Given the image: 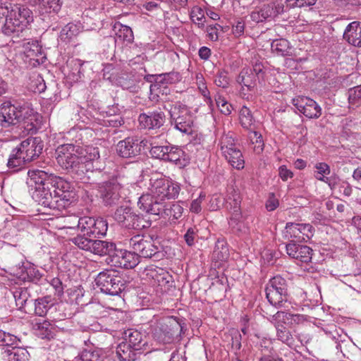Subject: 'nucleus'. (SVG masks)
Returning <instances> with one entry per match:
<instances>
[{"label":"nucleus","mask_w":361,"mask_h":361,"mask_svg":"<svg viewBox=\"0 0 361 361\" xmlns=\"http://www.w3.org/2000/svg\"><path fill=\"white\" fill-rule=\"evenodd\" d=\"M40 115L30 104H13L6 101L0 106V141L8 142L37 131Z\"/></svg>","instance_id":"nucleus-1"},{"label":"nucleus","mask_w":361,"mask_h":361,"mask_svg":"<svg viewBox=\"0 0 361 361\" xmlns=\"http://www.w3.org/2000/svg\"><path fill=\"white\" fill-rule=\"evenodd\" d=\"M147 189L148 193L141 195L137 201L139 209L146 213L156 203L164 204L166 200L178 198L181 188L180 183L171 178L153 176L149 179Z\"/></svg>","instance_id":"nucleus-2"},{"label":"nucleus","mask_w":361,"mask_h":361,"mask_svg":"<svg viewBox=\"0 0 361 361\" xmlns=\"http://www.w3.org/2000/svg\"><path fill=\"white\" fill-rule=\"evenodd\" d=\"M32 20V11L27 8L3 6L0 1V32L4 35L18 37Z\"/></svg>","instance_id":"nucleus-3"},{"label":"nucleus","mask_w":361,"mask_h":361,"mask_svg":"<svg viewBox=\"0 0 361 361\" xmlns=\"http://www.w3.org/2000/svg\"><path fill=\"white\" fill-rule=\"evenodd\" d=\"M27 184L34 189L32 198L39 204L54 211H60L54 192H51V183L48 173L39 169H30L27 172Z\"/></svg>","instance_id":"nucleus-4"},{"label":"nucleus","mask_w":361,"mask_h":361,"mask_svg":"<svg viewBox=\"0 0 361 361\" xmlns=\"http://www.w3.org/2000/svg\"><path fill=\"white\" fill-rule=\"evenodd\" d=\"M80 146L73 144H63L57 147L55 157L58 164L77 180L85 183L86 173L89 172L90 165L82 164L80 159Z\"/></svg>","instance_id":"nucleus-5"},{"label":"nucleus","mask_w":361,"mask_h":361,"mask_svg":"<svg viewBox=\"0 0 361 361\" xmlns=\"http://www.w3.org/2000/svg\"><path fill=\"white\" fill-rule=\"evenodd\" d=\"M42 149L43 145L39 138H27L12 150L8 159L7 166L11 169L22 167L25 163L38 157Z\"/></svg>","instance_id":"nucleus-6"},{"label":"nucleus","mask_w":361,"mask_h":361,"mask_svg":"<svg viewBox=\"0 0 361 361\" xmlns=\"http://www.w3.org/2000/svg\"><path fill=\"white\" fill-rule=\"evenodd\" d=\"M240 202L239 192L233 188H229L225 197V207L231 214L229 226L233 232L246 233L248 227L241 214Z\"/></svg>","instance_id":"nucleus-7"},{"label":"nucleus","mask_w":361,"mask_h":361,"mask_svg":"<svg viewBox=\"0 0 361 361\" xmlns=\"http://www.w3.org/2000/svg\"><path fill=\"white\" fill-rule=\"evenodd\" d=\"M51 187L54 188V197L59 204L60 211L74 202L77 200V192L75 186L63 178L48 173Z\"/></svg>","instance_id":"nucleus-8"},{"label":"nucleus","mask_w":361,"mask_h":361,"mask_svg":"<svg viewBox=\"0 0 361 361\" xmlns=\"http://www.w3.org/2000/svg\"><path fill=\"white\" fill-rule=\"evenodd\" d=\"M182 330L180 323L173 317H166L151 325L152 337L161 343H171Z\"/></svg>","instance_id":"nucleus-9"},{"label":"nucleus","mask_w":361,"mask_h":361,"mask_svg":"<svg viewBox=\"0 0 361 361\" xmlns=\"http://www.w3.org/2000/svg\"><path fill=\"white\" fill-rule=\"evenodd\" d=\"M145 279L154 288L157 295H162L173 286L172 276L163 268L150 265L143 273Z\"/></svg>","instance_id":"nucleus-10"},{"label":"nucleus","mask_w":361,"mask_h":361,"mask_svg":"<svg viewBox=\"0 0 361 361\" xmlns=\"http://www.w3.org/2000/svg\"><path fill=\"white\" fill-rule=\"evenodd\" d=\"M99 193L106 205L116 204L120 198H125L128 195L125 180L121 178H112L99 186Z\"/></svg>","instance_id":"nucleus-11"},{"label":"nucleus","mask_w":361,"mask_h":361,"mask_svg":"<svg viewBox=\"0 0 361 361\" xmlns=\"http://www.w3.org/2000/svg\"><path fill=\"white\" fill-rule=\"evenodd\" d=\"M114 219L123 227L128 229L142 230L149 228L152 221L137 214L130 207H119L114 214Z\"/></svg>","instance_id":"nucleus-12"},{"label":"nucleus","mask_w":361,"mask_h":361,"mask_svg":"<svg viewBox=\"0 0 361 361\" xmlns=\"http://www.w3.org/2000/svg\"><path fill=\"white\" fill-rule=\"evenodd\" d=\"M266 297L269 302L277 307H285L287 302V283L280 276L272 278L266 287Z\"/></svg>","instance_id":"nucleus-13"},{"label":"nucleus","mask_w":361,"mask_h":361,"mask_svg":"<svg viewBox=\"0 0 361 361\" xmlns=\"http://www.w3.org/2000/svg\"><path fill=\"white\" fill-rule=\"evenodd\" d=\"M95 283L102 292L111 295H117L124 289L122 278L115 270L100 272L95 279Z\"/></svg>","instance_id":"nucleus-14"},{"label":"nucleus","mask_w":361,"mask_h":361,"mask_svg":"<svg viewBox=\"0 0 361 361\" xmlns=\"http://www.w3.org/2000/svg\"><path fill=\"white\" fill-rule=\"evenodd\" d=\"M171 123L174 128L180 132L189 134L192 132L193 121L189 110L185 105L180 102L170 104L169 109Z\"/></svg>","instance_id":"nucleus-15"},{"label":"nucleus","mask_w":361,"mask_h":361,"mask_svg":"<svg viewBox=\"0 0 361 361\" xmlns=\"http://www.w3.org/2000/svg\"><path fill=\"white\" fill-rule=\"evenodd\" d=\"M111 250L107 251L106 255L109 256V263L111 266L124 269H133L140 262L138 256L134 252L126 250L117 249L112 243Z\"/></svg>","instance_id":"nucleus-16"},{"label":"nucleus","mask_w":361,"mask_h":361,"mask_svg":"<svg viewBox=\"0 0 361 361\" xmlns=\"http://www.w3.org/2000/svg\"><path fill=\"white\" fill-rule=\"evenodd\" d=\"M77 225L80 232L90 238L104 235L108 229V224L102 218L82 216L79 218Z\"/></svg>","instance_id":"nucleus-17"},{"label":"nucleus","mask_w":361,"mask_h":361,"mask_svg":"<svg viewBox=\"0 0 361 361\" xmlns=\"http://www.w3.org/2000/svg\"><path fill=\"white\" fill-rule=\"evenodd\" d=\"M72 242L80 249L90 252L99 256L106 255L107 251L111 250L112 242L101 240H93L85 237L84 234L78 235L72 239Z\"/></svg>","instance_id":"nucleus-18"},{"label":"nucleus","mask_w":361,"mask_h":361,"mask_svg":"<svg viewBox=\"0 0 361 361\" xmlns=\"http://www.w3.org/2000/svg\"><path fill=\"white\" fill-rule=\"evenodd\" d=\"M129 246L134 253L140 257L151 258L158 252V247L152 238L137 235L129 240Z\"/></svg>","instance_id":"nucleus-19"},{"label":"nucleus","mask_w":361,"mask_h":361,"mask_svg":"<svg viewBox=\"0 0 361 361\" xmlns=\"http://www.w3.org/2000/svg\"><path fill=\"white\" fill-rule=\"evenodd\" d=\"M183 212V208L178 203H164V204L156 203L154 207L152 206L147 214L157 215L164 219L168 218L171 221H176L182 216Z\"/></svg>","instance_id":"nucleus-20"},{"label":"nucleus","mask_w":361,"mask_h":361,"mask_svg":"<svg viewBox=\"0 0 361 361\" xmlns=\"http://www.w3.org/2000/svg\"><path fill=\"white\" fill-rule=\"evenodd\" d=\"M293 104L304 116L309 118H318L322 115L320 106L313 99L298 97L293 99Z\"/></svg>","instance_id":"nucleus-21"},{"label":"nucleus","mask_w":361,"mask_h":361,"mask_svg":"<svg viewBox=\"0 0 361 361\" xmlns=\"http://www.w3.org/2000/svg\"><path fill=\"white\" fill-rule=\"evenodd\" d=\"M236 81L242 87L240 95L243 99H249L247 92L253 91L256 85V78L252 68H244L239 73Z\"/></svg>","instance_id":"nucleus-22"},{"label":"nucleus","mask_w":361,"mask_h":361,"mask_svg":"<svg viewBox=\"0 0 361 361\" xmlns=\"http://www.w3.org/2000/svg\"><path fill=\"white\" fill-rule=\"evenodd\" d=\"M142 142L134 137H127L118 142L116 152L123 158L134 157L140 154L142 148Z\"/></svg>","instance_id":"nucleus-23"},{"label":"nucleus","mask_w":361,"mask_h":361,"mask_svg":"<svg viewBox=\"0 0 361 361\" xmlns=\"http://www.w3.org/2000/svg\"><path fill=\"white\" fill-rule=\"evenodd\" d=\"M138 121L140 126L145 129L159 128L165 122V115L161 111L141 114Z\"/></svg>","instance_id":"nucleus-24"},{"label":"nucleus","mask_w":361,"mask_h":361,"mask_svg":"<svg viewBox=\"0 0 361 361\" xmlns=\"http://www.w3.org/2000/svg\"><path fill=\"white\" fill-rule=\"evenodd\" d=\"M286 252L289 257L301 262H310L312 257V250L307 246L290 243L286 246Z\"/></svg>","instance_id":"nucleus-25"},{"label":"nucleus","mask_w":361,"mask_h":361,"mask_svg":"<svg viewBox=\"0 0 361 361\" xmlns=\"http://www.w3.org/2000/svg\"><path fill=\"white\" fill-rule=\"evenodd\" d=\"M145 336L137 330L133 329H128L123 333L124 343H126L134 350H141L145 348L147 345V341H145Z\"/></svg>","instance_id":"nucleus-26"},{"label":"nucleus","mask_w":361,"mask_h":361,"mask_svg":"<svg viewBox=\"0 0 361 361\" xmlns=\"http://www.w3.org/2000/svg\"><path fill=\"white\" fill-rule=\"evenodd\" d=\"M343 39L352 46L361 47V22L349 23L345 29Z\"/></svg>","instance_id":"nucleus-27"},{"label":"nucleus","mask_w":361,"mask_h":361,"mask_svg":"<svg viewBox=\"0 0 361 361\" xmlns=\"http://www.w3.org/2000/svg\"><path fill=\"white\" fill-rule=\"evenodd\" d=\"M30 4L37 7L39 13L44 14H56L61 10V0H28Z\"/></svg>","instance_id":"nucleus-28"},{"label":"nucleus","mask_w":361,"mask_h":361,"mask_svg":"<svg viewBox=\"0 0 361 361\" xmlns=\"http://www.w3.org/2000/svg\"><path fill=\"white\" fill-rule=\"evenodd\" d=\"M80 157L82 164L87 165L90 167L89 171L92 172L94 170L93 162L99 158V148L92 145L86 146L85 148L80 147Z\"/></svg>","instance_id":"nucleus-29"},{"label":"nucleus","mask_w":361,"mask_h":361,"mask_svg":"<svg viewBox=\"0 0 361 361\" xmlns=\"http://www.w3.org/2000/svg\"><path fill=\"white\" fill-rule=\"evenodd\" d=\"M113 30L115 35L116 42H125L126 44L133 42L134 36L130 27L116 22L114 25Z\"/></svg>","instance_id":"nucleus-30"},{"label":"nucleus","mask_w":361,"mask_h":361,"mask_svg":"<svg viewBox=\"0 0 361 361\" xmlns=\"http://www.w3.org/2000/svg\"><path fill=\"white\" fill-rule=\"evenodd\" d=\"M35 334L42 339L51 340L56 336V327L54 324L47 320L37 322L34 326Z\"/></svg>","instance_id":"nucleus-31"},{"label":"nucleus","mask_w":361,"mask_h":361,"mask_svg":"<svg viewBox=\"0 0 361 361\" xmlns=\"http://www.w3.org/2000/svg\"><path fill=\"white\" fill-rule=\"evenodd\" d=\"M273 319L285 322L289 325L303 324L307 320V316L300 314H291L284 311H278L273 315Z\"/></svg>","instance_id":"nucleus-32"},{"label":"nucleus","mask_w":361,"mask_h":361,"mask_svg":"<svg viewBox=\"0 0 361 361\" xmlns=\"http://www.w3.org/2000/svg\"><path fill=\"white\" fill-rule=\"evenodd\" d=\"M273 12L271 4H264L252 11L250 14V18L255 23H262L271 20Z\"/></svg>","instance_id":"nucleus-33"},{"label":"nucleus","mask_w":361,"mask_h":361,"mask_svg":"<svg viewBox=\"0 0 361 361\" xmlns=\"http://www.w3.org/2000/svg\"><path fill=\"white\" fill-rule=\"evenodd\" d=\"M83 27L80 22L69 23L60 32L59 37L61 41L69 42L73 38L82 32Z\"/></svg>","instance_id":"nucleus-34"},{"label":"nucleus","mask_w":361,"mask_h":361,"mask_svg":"<svg viewBox=\"0 0 361 361\" xmlns=\"http://www.w3.org/2000/svg\"><path fill=\"white\" fill-rule=\"evenodd\" d=\"M30 357L28 351L23 348L13 347L6 349L4 353L6 361H27Z\"/></svg>","instance_id":"nucleus-35"},{"label":"nucleus","mask_w":361,"mask_h":361,"mask_svg":"<svg viewBox=\"0 0 361 361\" xmlns=\"http://www.w3.org/2000/svg\"><path fill=\"white\" fill-rule=\"evenodd\" d=\"M25 53L27 58L35 61L38 64L44 63L45 55L37 42L28 43L25 47Z\"/></svg>","instance_id":"nucleus-36"},{"label":"nucleus","mask_w":361,"mask_h":361,"mask_svg":"<svg viewBox=\"0 0 361 361\" xmlns=\"http://www.w3.org/2000/svg\"><path fill=\"white\" fill-rule=\"evenodd\" d=\"M271 322L276 329V336L278 339L288 345L292 346L294 341L290 332L283 325L286 323L273 319V318L271 319Z\"/></svg>","instance_id":"nucleus-37"},{"label":"nucleus","mask_w":361,"mask_h":361,"mask_svg":"<svg viewBox=\"0 0 361 361\" xmlns=\"http://www.w3.org/2000/svg\"><path fill=\"white\" fill-rule=\"evenodd\" d=\"M283 235L285 238L292 239V241H304L305 237H303L302 235L300 225L298 223H287L285 227Z\"/></svg>","instance_id":"nucleus-38"},{"label":"nucleus","mask_w":361,"mask_h":361,"mask_svg":"<svg viewBox=\"0 0 361 361\" xmlns=\"http://www.w3.org/2000/svg\"><path fill=\"white\" fill-rule=\"evenodd\" d=\"M137 350L132 349L126 343H121L116 348V357L119 361H135Z\"/></svg>","instance_id":"nucleus-39"},{"label":"nucleus","mask_w":361,"mask_h":361,"mask_svg":"<svg viewBox=\"0 0 361 361\" xmlns=\"http://www.w3.org/2000/svg\"><path fill=\"white\" fill-rule=\"evenodd\" d=\"M223 156L233 168L238 170L244 168L245 160L241 151L238 147L233 148L228 154L226 153Z\"/></svg>","instance_id":"nucleus-40"},{"label":"nucleus","mask_w":361,"mask_h":361,"mask_svg":"<svg viewBox=\"0 0 361 361\" xmlns=\"http://www.w3.org/2000/svg\"><path fill=\"white\" fill-rule=\"evenodd\" d=\"M223 156L233 168L238 170L244 168L245 160L241 151L238 147L233 148L228 154L226 153Z\"/></svg>","instance_id":"nucleus-41"},{"label":"nucleus","mask_w":361,"mask_h":361,"mask_svg":"<svg viewBox=\"0 0 361 361\" xmlns=\"http://www.w3.org/2000/svg\"><path fill=\"white\" fill-rule=\"evenodd\" d=\"M180 80V75L176 72H170L159 74L157 77L156 85H151V90L154 88L165 87L169 84H173Z\"/></svg>","instance_id":"nucleus-42"},{"label":"nucleus","mask_w":361,"mask_h":361,"mask_svg":"<svg viewBox=\"0 0 361 361\" xmlns=\"http://www.w3.org/2000/svg\"><path fill=\"white\" fill-rule=\"evenodd\" d=\"M53 305L54 302L50 296L38 298L35 301V313L37 316L44 317Z\"/></svg>","instance_id":"nucleus-43"},{"label":"nucleus","mask_w":361,"mask_h":361,"mask_svg":"<svg viewBox=\"0 0 361 361\" xmlns=\"http://www.w3.org/2000/svg\"><path fill=\"white\" fill-rule=\"evenodd\" d=\"M239 121L243 128L246 130L254 129L255 118L250 109L245 105L239 111Z\"/></svg>","instance_id":"nucleus-44"},{"label":"nucleus","mask_w":361,"mask_h":361,"mask_svg":"<svg viewBox=\"0 0 361 361\" xmlns=\"http://www.w3.org/2000/svg\"><path fill=\"white\" fill-rule=\"evenodd\" d=\"M185 155L184 152L178 146H169L167 154L164 161L174 162L180 166L184 165L181 161L182 157Z\"/></svg>","instance_id":"nucleus-45"},{"label":"nucleus","mask_w":361,"mask_h":361,"mask_svg":"<svg viewBox=\"0 0 361 361\" xmlns=\"http://www.w3.org/2000/svg\"><path fill=\"white\" fill-rule=\"evenodd\" d=\"M271 50L273 52L281 56L288 55L290 52L289 42L286 39H277L271 42Z\"/></svg>","instance_id":"nucleus-46"},{"label":"nucleus","mask_w":361,"mask_h":361,"mask_svg":"<svg viewBox=\"0 0 361 361\" xmlns=\"http://www.w3.org/2000/svg\"><path fill=\"white\" fill-rule=\"evenodd\" d=\"M25 275L21 276V281H30L37 283L39 281L42 277V274L40 273L33 264H27L25 267Z\"/></svg>","instance_id":"nucleus-47"},{"label":"nucleus","mask_w":361,"mask_h":361,"mask_svg":"<svg viewBox=\"0 0 361 361\" xmlns=\"http://www.w3.org/2000/svg\"><path fill=\"white\" fill-rule=\"evenodd\" d=\"M222 154H228L233 148H237L233 135L231 133L224 135L219 141Z\"/></svg>","instance_id":"nucleus-48"},{"label":"nucleus","mask_w":361,"mask_h":361,"mask_svg":"<svg viewBox=\"0 0 361 361\" xmlns=\"http://www.w3.org/2000/svg\"><path fill=\"white\" fill-rule=\"evenodd\" d=\"M190 17L198 27L203 28L204 27V11L201 7L198 6H193L190 12Z\"/></svg>","instance_id":"nucleus-49"},{"label":"nucleus","mask_w":361,"mask_h":361,"mask_svg":"<svg viewBox=\"0 0 361 361\" xmlns=\"http://www.w3.org/2000/svg\"><path fill=\"white\" fill-rule=\"evenodd\" d=\"M314 169V176L316 179L322 182L328 180L327 176L330 174L331 170L327 164L324 162L317 163Z\"/></svg>","instance_id":"nucleus-50"},{"label":"nucleus","mask_w":361,"mask_h":361,"mask_svg":"<svg viewBox=\"0 0 361 361\" xmlns=\"http://www.w3.org/2000/svg\"><path fill=\"white\" fill-rule=\"evenodd\" d=\"M80 359L82 361H104V357L101 351L92 348L83 350L80 354Z\"/></svg>","instance_id":"nucleus-51"},{"label":"nucleus","mask_w":361,"mask_h":361,"mask_svg":"<svg viewBox=\"0 0 361 361\" xmlns=\"http://www.w3.org/2000/svg\"><path fill=\"white\" fill-rule=\"evenodd\" d=\"M249 130L248 137L250 142L254 145V151L257 154H260L264 150V142L262 137L261 134L253 129Z\"/></svg>","instance_id":"nucleus-52"},{"label":"nucleus","mask_w":361,"mask_h":361,"mask_svg":"<svg viewBox=\"0 0 361 361\" xmlns=\"http://www.w3.org/2000/svg\"><path fill=\"white\" fill-rule=\"evenodd\" d=\"M12 295L15 299L16 305L19 309H22L26 304L29 293L25 288H18L12 292Z\"/></svg>","instance_id":"nucleus-53"},{"label":"nucleus","mask_w":361,"mask_h":361,"mask_svg":"<svg viewBox=\"0 0 361 361\" xmlns=\"http://www.w3.org/2000/svg\"><path fill=\"white\" fill-rule=\"evenodd\" d=\"M215 102L221 113L226 116L231 114L233 111L232 105L221 94H217L215 96Z\"/></svg>","instance_id":"nucleus-54"},{"label":"nucleus","mask_w":361,"mask_h":361,"mask_svg":"<svg viewBox=\"0 0 361 361\" xmlns=\"http://www.w3.org/2000/svg\"><path fill=\"white\" fill-rule=\"evenodd\" d=\"M197 84L199 91L204 98L205 102L209 105H212V99L210 96V92L206 85L204 78L202 75L197 76Z\"/></svg>","instance_id":"nucleus-55"},{"label":"nucleus","mask_w":361,"mask_h":361,"mask_svg":"<svg viewBox=\"0 0 361 361\" xmlns=\"http://www.w3.org/2000/svg\"><path fill=\"white\" fill-rule=\"evenodd\" d=\"M150 154L152 157L164 160L169 145H157L155 142L151 144Z\"/></svg>","instance_id":"nucleus-56"},{"label":"nucleus","mask_w":361,"mask_h":361,"mask_svg":"<svg viewBox=\"0 0 361 361\" xmlns=\"http://www.w3.org/2000/svg\"><path fill=\"white\" fill-rule=\"evenodd\" d=\"M259 350L262 357H271L274 354L273 343L271 339L263 338L259 343Z\"/></svg>","instance_id":"nucleus-57"},{"label":"nucleus","mask_w":361,"mask_h":361,"mask_svg":"<svg viewBox=\"0 0 361 361\" xmlns=\"http://www.w3.org/2000/svg\"><path fill=\"white\" fill-rule=\"evenodd\" d=\"M60 221L63 222V225L61 226H59V229L63 228H78V221L79 220V218L76 216H62L59 219Z\"/></svg>","instance_id":"nucleus-58"},{"label":"nucleus","mask_w":361,"mask_h":361,"mask_svg":"<svg viewBox=\"0 0 361 361\" xmlns=\"http://www.w3.org/2000/svg\"><path fill=\"white\" fill-rule=\"evenodd\" d=\"M214 83L218 87L226 88L229 85L228 73L224 70L219 71L215 77Z\"/></svg>","instance_id":"nucleus-59"},{"label":"nucleus","mask_w":361,"mask_h":361,"mask_svg":"<svg viewBox=\"0 0 361 361\" xmlns=\"http://www.w3.org/2000/svg\"><path fill=\"white\" fill-rule=\"evenodd\" d=\"M348 95L350 104H356L359 102L361 100V85L349 89Z\"/></svg>","instance_id":"nucleus-60"},{"label":"nucleus","mask_w":361,"mask_h":361,"mask_svg":"<svg viewBox=\"0 0 361 361\" xmlns=\"http://www.w3.org/2000/svg\"><path fill=\"white\" fill-rule=\"evenodd\" d=\"M222 27L219 24L209 25L206 27V32L208 39L212 42H216L219 39V31Z\"/></svg>","instance_id":"nucleus-61"},{"label":"nucleus","mask_w":361,"mask_h":361,"mask_svg":"<svg viewBox=\"0 0 361 361\" xmlns=\"http://www.w3.org/2000/svg\"><path fill=\"white\" fill-rule=\"evenodd\" d=\"M317 0H286V7L289 8L295 7L311 6L316 4Z\"/></svg>","instance_id":"nucleus-62"},{"label":"nucleus","mask_w":361,"mask_h":361,"mask_svg":"<svg viewBox=\"0 0 361 361\" xmlns=\"http://www.w3.org/2000/svg\"><path fill=\"white\" fill-rule=\"evenodd\" d=\"M4 337L1 346H7L8 348L11 347V348L13 347H16L20 341L17 336L9 333L5 332V336Z\"/></svg>","instance_id":"nucleus-63"},{"label":"nucleus","mask_w":361,"mask_h":361,"mask_svg":"<svg viewBox=\"0 0 361 361\" xmlns=\"http://www.w3.org/2000/svg\"><path fill=\"white\" fill-rule=\"evenodd\" d=\"M300 229L302 230V235L304 238V241L310 240L314 235V228L310 224H300Z\"/></svg>","instance_id":"nucleus-64"}]
</instances>
